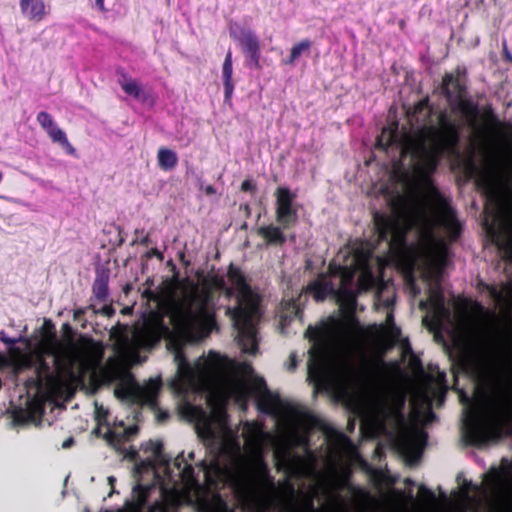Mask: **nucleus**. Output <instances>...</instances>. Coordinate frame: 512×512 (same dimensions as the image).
Returning <instances> with one entry per match:
<instances>
[{"label": "nucleus", "instance_id": "20", "mask_svg": "<svg viewBox=\"0 0 512 512\" xmlns=\"http://www.w3.org/2000/svg\"><path fill=\"white\" fill-rule=\"evenodd\" d=\"M22 14L33 21H41L45 15L43 0H20Z\"/></svg>", "mask_w": 512, "mask_h": 512}, {"label": "nucleus", "instance_id": "54", "mask_svg": "<svg viewBox=\"0 0 512 512\" xmlns=\"http://www.w3.org/2000/svg\"><path fill=\"white\" fill-rule=\"evenodd\" d=\"M465 417H466V421H470V419H469L470 416L469 415H466Z\"/></svg>", "mask_w": 512, "mask_h": 512}, {"label": "nucleus", "instance_id": "42", "mask_svg": "<svg viewBox=\"0 0 512 512\" xmlns=\"http://www.w3.org/2000/svg\"><path fill=\"white\" fill-rule=\"evenodd\" d=\"M405 484H406L407 486H414V485H415V482H414L413 480H411V479H409V478H408V479H406V480H405Z\"/></svg>", "mask_w": 512, "mask_h": 512}, {"label": "nucleus", "instance_id": "45", "mask_svg": "<svg viewBox=\"0 0 512 512\" xmlns=\"http://www.w3.org/2000/svg\"><path fill=\"white\" fill-rule=\"evenodd\" d=\"M153 254L159 256L161 259L163 258L162 254L157 249L153 250Z\"/></svg>", "mask_w": 512, "mask_h": 512}, {"label": "nucleus", "instance_id": "56", "mask_svg": "<svg viewBox=\"0 0 512 512\" xmlns=\"http://www.w3.org/2000/svg\"><path fill=\"white\" fill-rule=\"evenodd\" d=\"M86 512H89V511H86Z\"/></svg>", "mask_w": 512, "mask_h": 512}, {"label": "nucleus", "instance_id": "25", "mask_svg": "<svg viewBox=\"0 0 512 512\" xmlns=\"http://www.w3.org/2000/svg\"><path fill=\"white\" fill-rule=\"evenodd\" d=\"M153 485L137 483L132 489V495L139 507H145L148 504V497L153 490Z\"/></svg>", "mask_w": 512, "mask_h": 512}, {"label": "nucleus", "instance_id": "36", "mask_svg": "<svg viewBox=\"0 0 512 512\" xmlns=\"http://www.w3.org/2000/svg\"><path fill=\"white\" fill-rule=\"evenodd\" d=\"M290 358H291V365H290L289 369L293 370L297 366L296 355L295 354H291Z\"/></svg>", "mask_w": 512, "mask_h": 512}, {"label": "nucleus", "instance_id": "30", "mask_svg": "<svg viewBox=\"0 0 512 512\" xmlns=\"http://www.w3.org/2000/svg\"><path fill=\"white\" fill-rule=\"evenodd\" d=\"M88 309L89 308L87 307V308H79V309L75 310V312H74V320L75 321H82L83 316H84L86 310H88Z\"/></svg>", "mask_w": 512, "mask_h": 512}, {"label": "nucleus", "instance_id": "7", "mask_svg": "<svg viewBox=\"0 0 512 512\" xmlns=\"http://www.w3.org/2000/svg\"><path fill=\"white\" fill-rule=\"evenodd\" d=\"M181 417L194 424L198 437L206 444L213 445L217 440L211 415L200 405L185 402L180 408Z\"/></svg>", "mask_w": 512, "mask_h": 512}, {"label": "nucleus", "instance_id": "55", "mask_svg": "<svg viewBox=\"0 0 512 512\" xmlns=\"http://www.w3.org/2000/svg\"><path fill=\"white\" fill-rule=\"evenodd\" d=\"M291 512H296V511L292 510Z\"/></svg>", "mask_w": 512, "mask_h": 512}, {"label": "nucleus", "instance_id": "43", "mask_svg": "<svg viewBox=\"0 0 512 512\" xmlns=\"http://www.w3.org/2000/svg\"><path fill=\"white\" fill-rule=\"evenodd\" d=\"M115 481H116L115 477H113V476H109V477H108V482H109V484H110L111 486H113V485H114V482H115Z\"/></svg>", "mask_w": 512, "mask_h": 512}, {"label": "nucleus", "instance_id": "28", "mask_svg": "<svg viewBox=\"0 0 512 512\" xmlns=\"http://www.w3.org/2000/svg\"><path fill=\"white\" fill-rule=\"evenodd\" d=\"M241 189L245 192H254L256 190V184L253 181L247 179L243 181Z\"/></svg>", "mask_w": 512, "mask_h": 512}, {"label": "nucleus", "instance_id": "34", "mask_svg": "<svg viewBox=\"0 0 512 512\" xmlns=\"http://www.w3.org/2000/svg\"><path fill=\"white\" fill-rule=\"evenodd\" d=\"M420 489H421L422 491H424L425 493H427V494H428V496H429V498H430L431 500H433V499L435 498V494H434L431 490H429L428 488H426L425 486H421V487H420Z\"/></svg>", "mask_w": 512, "mask_h": 512}, {"label": "nucleus", "instance_id": "31", "mask_svg": "<svg viewBox=\"0 0 512 512\" xmlns=\"http://www.w3.org/2000/svg\"><path fill=\"white\" fill-rule=\"evenodd\" d=\"M75 441L73 437H69L62 443V448L68 449L74 445Z\"/></svg>", "mask_w": 512, "mask_h": 512}, {"label": "nucleus", "instance_id": "22", "mask_svg": "<svg viewBox=\"0 0 512 512\" xmlns=\"http://www.w3.org/2000/svg\"><path fill=\"white\" fill-rule=\"evenodd\" d=\"M262 235L270 244L283 245L286 242V236L283 234L280 227L269 225L259 229Z\"/></svg>", "mask_w": 512, "mask_h": 512}, {"label": "nucleus", "instance_id": "6", "mask_svg": "<svg viewBox=\"0 0 512 512\" xmlns=\"http://www.w3.org/2000/svg\"><path fill=\"white\" fill-rule=\"evenodd\" d=\"M160 388L161 382L157 380L151 379L145 385H141L137 381H132L125 386L117 388L115 393L117 398L123 401L156 408Z\"/></svg>", "mask_w": 512, "mask_h": 512}, {"label": "nucleus", "instance_id": "33", "mask_svg": "<svg viewBox=\"0 0 512 512\" xmlns=\"http://www.w3.org/2000/svg\"><path fill=\"white\" fill-rule=\"evenodd\" d=\"M207 195H214L216 193V189L212 185H207L204 188Z\"/></svg>", "mask_w": 512, "mask_h": 512}, {"label": "nucleus", "instance_id": "24", "mask_svg": "<svg viewBox=\"0 0 512 512\" xmlns=\"http://www.w3.org/2000/svg\"><path fill=\"white\" fill-rule=\"evenodd\" d=\"M377 225L383 237H386L388 234H390L392 237L396 238L400 234V228L398 227V224L392 219L386 218L384 216H377Z\"/></svg>", "mask_w": 512, "mask_h": 512}, {"label": "nucleus", "instance_id": "53", "mask_svg": "<svg viewBox=\"0 0 512 512\" xmlns=\"http://www.w3.org/2000/svg\"><path fill=\"white\" fill-rule=\"evenodd\" d=\"M465 417H466V421H470V419H469L470 416L469 415H466Z\"/></svg>", "mask_w": 512, "mask_h": 512}, {"label": "nucleus", "instance_id": "52", "mask_svg": "<svg viewBox=\"0 0 512 512\" xmlns=\"http://www.w3.org/2000/svg\"><path fill=\"white\" fill-rule=\"evenodd\" d=\"M3 174L0 172V182L2 181Z\"/></svg>", "mask_w": 512, "mask_h": 512}, {"label": "nucleus", "instance_id": "51", "mask_svg": "<svg viewBox=\"0 0 512 512\" xmlns=\"http://www.w3.org/2000/svg\"><path fill=\"white\" fill-rule=\"evenodd\" d=\"M290 240H291V241H295V235H291V236H290Z\"/></svg>", "mask_w": 512, "mask_h": 512}, {"label": "nucleus", "instance_id": "39", "mask_svg": "<svg viewBox=\"0 0 512 512\" xmlns=\"http://www.w3.org/2000/svg\"><path fill=\"white\" fill-rule=\"evenodd\" d=\"M95 5L97 8H99L101 11L104 10V0H95Z\"/></svg>", "mask_w": 512, "mask_h": 512}, {"label": "nucleus", "instance_id": "48", "mask_svg": "<svg viewBox=\"0 0 512 512\" xmlns=\"http://www.w3.org/2000/svg\"><path fill=\"white\" fill-rule=\"evenodd\" d=\"M309 506H310V508H311L312 510H314V502H313V500H311V501H310Z\"/></svg>", "mask_w": 512, "mask_h": 512}, {"label": "nucleus", "instance_id": "37", "mask_svg": "<svg viewBox=\"0 0 512 512\" xmlns=\"http://www.w3.org/2000/svg\"><path fill=\"white\" fill-rule=\"evenodd\" d=\"M199 467L201 468V470L205 471V472H208L210 467L209 465L207 464L206 461L202 460L199 462Z\"/></svg>", "mask_w": 512, "mask_h": 512}, {"label": "nucleus", "instance_id": "32", "mask_svg": "<svg viewBox=\"0 0 512 512\" xmlns=\"http://www.w3.org/2000/svg\"><path fill=\"white\" fill-rule=\"evenodd\" d=\"M240 209H241V210H243V211L245 212V215H246L247 217H249V216H250V214H251V208H250V206H249L248 204H242V205H240Z\"/></svg>", "mask_w": 512, "mask_h": 512}, {"label": "nucleus", "instance_id": "40", "mask_svg": "<svg viewBox=\"0 0 512 512\" xmlns=\"http://www.w3.org/2000/svg\"><path fill=\"white\" fill-rule=\"evenodd\" d=\"M463 398H464L463 399L464 404L473 405L472 400L467 395H464Z\"/></svg>", "mask_w": 512, "mask_h": 512}, {"label": "nucleus", "instance_id": "13", "mask_svg": "<svg viewBox=\"0 0 512 512\" xmlns=\"http://www.w3.org/2000/svg\"><path fill=\"white\" fill-rule=\"evenodd\" d=\"M442 94L453 110H460L466 97L464 79L453 74H446L442 82Z\"/></svg>", "mask_w": 512, "mask_h": 512}, {"label": "nucleus", "instance_id": "47", "mask_svg": "<svg viewBox=\"0 0 512 512\" xmlns=\"http://www.w3.org/2000/svg\"><path fill=\"white\" fill-rule=\"evenodd\" d=\"M157 467L160 468L158 465H156L154 468L153 467H151V468L154 470V473L157 475V478H160V475H158V472L156 471Z\"/></svg>", "mask_w": 512, "mask_h": 512}, {"label": "nucleus", "instance_id": "49", "mask_svg": "<svg viewBox=\"0 0 512 512\" xmlns=\"http://www.w3.org/2000/svg\"><path fill=\"white\" fill-rule=\"evenodd\" d=\"M43 366H44V368L46 369V371H49V369H50V368H49V366H48V364H47V363H45V362H44V363H43Z\"/></svg>", "mask_w": 512, "mask_h": 512}, {"label": "nucleus", "instance_id": "10", "mask_svg": "<svg viewBox=\"0 0 512 512\" xmlns=\"http://www.w3.org/2000/svg\"><path fill=\"white\" fill-rule=\"evenodd\" d=\"M295 198L296 194L288 187L281 186L276 190V216L283 229L290 228L298 220Z\"/></svg>", "mask_w": 512, "mask_h": 512}, {"label": "nucleus", "instance_id": "5", "mask_svg": "<svg viewBox=\"0 0 512 512\" xmlns=\"http://www.w3.org/2000/svg\"><path fill=\"white\" fill-rule=\"evenodd\" d=\"M141 447L144 453L147 454L144 460L147 467L154 468L158 465L170 480L178 477L186 485H193L198 482L195 468L188 463V459L184 457V452H181L174 459V467L177 469V473H174L171 467L172 458L164 452L161 441L150 440L142 444Z\"/></svg>", "mask_w": 512, "mask_h": 512}, {"label": "nucleus", "instance_id": "38", "mask_svg": "<svg viewBox=\"0 0 512 512\" xmlns=\"http://www.w3.org/2000/svg\"><path fill=\"white\" fill-rule=\"evenodd\" d=\"M474 442H480L482 441L483 436L479 432H474L473 434Z\"/></svg>", "mask_w": 512, "mask_h": 512}, {"label": "nucleus", "instance_id": "9", "mask_svg": "<svg viewBox=\"0 0 512 512\" xmlns=\"http://www.w3.org/2000/svg\"><path fill=\"white\" fill-rule=\"evenodd\" d=\"M464 365L467 373L479 385L486 384L495 375L496 367L492 358L481 349L467 355Z\"/></svg>", "mask_w": 512, "mask_h": 512}, {"label": "nucleus", "instance_id": "26", "mask_svg": "<svg viewBox=\"0 0 512 512\" xmlns=\"http://www.w3.org/2000/svg\"><path fill=\"white\" fill-rule=\"evenodd\" d=\"M0 341H2L4 344L8 346H14L18 342L23 341L22 337L19 338H11L6 335V333L2 330L0 331Z\"/></svg>", "mask_w": 512, "mask_h": 512}, {"label": "nucleus", "instance_id": "35", "mask_svg": "<svg viewBox=\"0 0 512 512\" xmlns=\"http://www.w3.org/2000/svg\"><path fill=\"white\" fill-rule=\"evenodd\" d=\"M504 57H505V60L508 61V62H511L512 63V53H510L506 46H504Z\"/></svg>", "mask_w": 512, "mask_h": 512}, {"label": "nucleus", "instance_id": "2", "mask_svg": "<svg viewBox=\"0 0 512 512\" xmlns=\"http://www.w3.org/2000/svg\"><path fill=\"white\" fill-rule=\"evenodd\" d=\"M227 277L230 286L221 279L219 287L228 297L235 299V305L227 307L226 314L237 332L236 339L242 352L255 356L259 351L257 323L261 318V311L252 300V291L243 272L231 264Z\"/></svg>", "mask_w": 512, "mask_h": 512}, {"label": "nucleus", "instance_id": "3", "mask_svg": "<svg viewBox=\"0 0 512 512\" xmlns=\"http://www.w3.org/2000/svg\"><path fill=\"white\" fill-rule=\"evenodd\" d=\"M305 336L312 342L308 359L309 379L324 382L330 377L343 384L353 382L357 375V367L350 357H343L333 363L325 346V333L321 328L309 327Z\"/></svg>", "mask_w": 512, "mask_h": 512}, {"label": "nucleus", "instance_id": "50", "mask_svg": "<svg viewBox=\"0 0 512 512\" xmlns=\"http://www.w3.org/2000/svg\"><path fill=\"white\" fill-rule=\"evenodd\" d=\"M42 184H43L44 186H46L47 184H51V181H48V182H44V181H42Z\"/></svg>", "mask_w": 512, "mask_h": 512}, {"label": "nucleus", "instance_id": "41", "mask_svg": "<svg viewBox=\"0 0 512 512\" xmlns=\"http://www.w3.org/2000/svg\"><path fill=\"white\" fill-rule=\"evenodd\" d=\"M150 243V239H149V236H145L142 240H141V244L144 245V246H148Z\"/></svg>", "mask_w": 512, "mask_h": 512}, {"label": "nucleus", "instance_id": "44", "mask_svg": "<svg viewBox=\"0 0 512 512\" xmlns=\"http://www.w3.org/2000/svg\"><path fill=\"white\" fill-rule=\"evenodd\" d=\"M408 497H409V500H410L411 502H414V501H415V497H414V495H413L412 491H410V492H409Z\"/></svg>", "mask_w": 512, "mask_h": 512}, {"label": "nucleus", "instance_id": "15", "mask_svg": "<svg viewBox=\"0 0 512 512\" xmlns=\"http://www.w3.org/2000/svg\"><path fill=\"white\" fill-rule=\"evenodd\" d=\"M252 394L255 398V402L259 411L267 415L273 414L275 410L276 399L268 388L264 378H255L252 387Z\"/></svg>", "mask_w": 512, "mask_h": 512}, {"label": "nucleus", "instance_id": "29", "mask_svg": "<svg viewBox=\"0 0 512 512\" xmlns=\"http://www.w3.org/2000/svg\"><path fill=\"white\" fill-rule=\"evenodd\" d=\"M387 321H388V324L392 326V330L393 332H395L397 335H400L401 334V330L399 327H397L394 323V316L393 314H388L387 316Z\"/></svg>", "mask_w": 512, "mask_h": 512}, {"label": "nucleus", "instance_id": "19", "mask_svg": "<svg viewBox=\"0 0 512 512\" xmlns=\"http://www.w3.org/2000/svg\"><path fill=\"white\" fill-rule=\"evenodd\" d=\"M109 271L108 270H97L96 278L92 285V292L94 297L99 302H106L109 297Z\"/></svg>", "mask_w": 512, "mask_h": 512}, {"label": "nucleus", "instance_id": "16", "mask_svg": "<svg viewBox=\"0 0 512 512\" xmlns=\"http://www.w3.org/2000/svg\"><path fill=\"white\" fill-rule=\"evenodd\" d=\"M76 360V355L69 350L55 351L54 366L60 379H71L75 376Z\"/></svg>", "mask_w": 512, "mask_h": 512}, {"label": "nucleus", "instance_id": "27", "mask_svg": "<svg viewBox=\"0 0 512 512\" xmlns=\"http://www.w3.org/2000/svg\"><path fill=\"white\" fill-rule=\"evenodd\" d=\"M88 308H91L95 314L101 313L109 317H111L115 313V310L110 305H105L101 309H96L94 305H90L88 306Z\"/></svg>", "mask_w": 512, "mask_h": 512}, {"label": "nucleus", "instance_id": "8", "mask_svg": "<svg viewBox=\"0 0 512 512\" xmlns=\"http://www.w3.org/2000/svg\"><path fill=\"white\" fill-rule=\"evenodd\" d=\"M230 37L237 41L245 54L246 65L250 68H260L261 47L256 33L238 23L229 27Z\"/></svg>", "mask_w": 512, "mask_h": 512}, {"label": "nucleus", "instance_id": "4", "mask_svg": "<svg viewBox=\"0 0 512 512\" xmlns=\"http://www.w3.org/2000/svg\"><path fill=\"white\" fill-rule=\"evenodd\" d=\"M307 291L316 301H324L330 296L341 304L352 303L355 301L354 273L348 267H339L334 279L322 274L309 283Z\"/></svg>", "mask_w": 512, "mask_h": 512}, {"label": "nucleus", "instance_id": "14", "mask_svg": "<svg viewBox=\"0 0 512 512\" xmlns=\"http://www.w3.org/2000/svg\"><path fill=\"white\" fill-rule=\"evenodd\" d=\"M427 434L421 433L417 436H405L398 441L400 454L412 465H416L422 456L423 442Z\"/></svg>", "mask_w": 512, "mask_h": 512}, {"label": "nucleus", "instance_id": "1", "mask_svg": "<svg viewBox=\"0 0 512 512\" xmlns=\"http://www.w3.org/2000/svg\"><path fill=\"white\" fill-rule=\"evenodd\" d=\"M214 316V298L209 291L194 287L185 300L176 301L171 308L170 322L174 332V361L179 381L185 386H195L210 381L218 364L200 357L192 364L182 351V346L198 344L209 335V325Z\"/></svg>", "mask_w": 512, "mask_h": 512}, {"label": "nucleus", "instance_id": "11", "mask_svg": "<svg viewBox=\"0 0 512 512\" xmlns=\"http://www.w3.org/2000/svg\"><path fill=\"white\" fill-rule=\"evenodd\" d=\"M119 426L122 430L118 431L108 427L104 434H102L100 428H97L96 434L103 437L109 445L123 453L125 456H128L133 460L140 459L139 453L136 450L128 451L125 447V444L130 441L132 437L137 435L139 430L138 426H130L126 428L123 421L119 422Z\"/></svg>", "mask_w": 512, "mask_h": 512}, {"label": "nucleus", "instance_id": "46", "mask_svg": "<svg viewBox=\"0 0 512 512\" xmlns=\"http://www.w3.org/2000/svg\"><path fill=\"white\" fill-rule=\"evenodd\" d=\"M195 458V453L193 451H191L189 454H188V459L189 460H194Z\"/></svg>", "mask_w": 512, "mask_h": 512}, {"label": "nucleus", "instance_id": "23", "mask_svg": "<svg viewBox=\"0 0 512 512\" xmlns=\"http://www.w3.org/2000/svg\"><path fill=\"white\" fill-rule=\"evenodd\" d=\"M158 164L161 169L169 171L176 167L178 163L177 154L168 148H160L158 150Z\"/></svg>", "mask_w": 512, "mask_h": 512}, {"label": "nucleus", "instance_id": "17", "mask_svg": "<svg viewBox=\"0 0 512 512\" xmlns=\"http://www.w3.org/2000/svg\"><path fill=\"white\" fill-rule=\"evenodd\" d=\"M117 74L120 76L118 83L127 95L141 103H146L148 101L150 95L140 83L133 78L128 77L123 69L118 70Z\"/></svg>", "mask_w": 512, "mask_h": 512}, {"label": "nucleus", "instance_id": "21", "mask_svg": "<svg viewBox=\"0 0 512 512\" xmlns=\"http://www.w3.org/2000/svg\"><path fill=\"white\" fill-rule=\"evenodd\" d=\"M312 41L304 39L291 48L290 55L287 59L283 60L286 65L294 66L302 56H309L311 52Z\"/></svg>", "mask_w": 512, "mask_h": 512}, {"label": "nucleus", "instance_id": "12", "mask_svg": "<svg viewBox=\"0 0 512 512\" xmlns=\"http://www.w3.org/2000/svg\"><path fill=\"white\" fill-rule=\"evenodd\" d=\"M37 121L46 131L53 143L58 144L66 154L79 158L77 150L69 142L66 133L56 124L53 117L46 111L37 114Z\"/></svg>", "mask_w": 512, "mask_h": 512}, {"label": "nucleus", "instance_id": "18", "mask_svg": "<svg viewBox=\"0 0 512 512\" xmlns=\"http://www.w3.org/2000/svg\"><path fill=\"white\" fill-rule=\"evenodd\" d=\"M233 75V62H232V52L229 50L225 56L223 66H222V79L224 86V102L229 103L231 101L233 91H234V83L232 80Z\"/></svg>", "mask_w": 512, "mask_h": 512}]
</instances>
